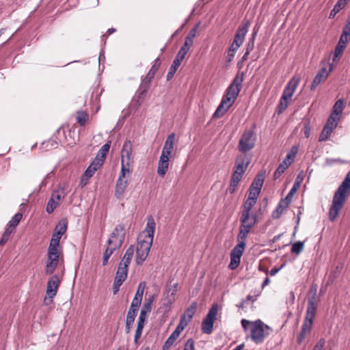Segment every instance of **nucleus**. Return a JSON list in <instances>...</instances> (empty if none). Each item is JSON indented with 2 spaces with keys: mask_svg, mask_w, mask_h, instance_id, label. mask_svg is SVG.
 Segmentation results:
<instances>
[{
  "mask_svg": "<svg viewBox=\"0 0 350 350\" xmlns=\"http://www.w3.org/2000/svg\"><path fill=\"white\" fill-rule=\"evenodd\" d=\"M60 283L61 280L58 275H53L49 279L46 284V294L49 299V303L53 301V299L57 295Z\"/></svg>",
  "mask_w": 350,
  "mask_h": 350,
  "instance_id": "9b49d317",
  "label": "nucleus"
},
{
  "mask_svg": "<svg viewBox=\"0 0 350 350\" xmlns=\"http://www.w3.org/2000/svg\"><path fill=\"white\" fill-rule=\"evenodd\" d=\"M258 219L256 217H240V227L239 230L244 232L245 234H249L252 228L256 224Z\"/></svg>",
  "mask_w": 350,
  "mask_h": 350,
  "instance_id": "2eb2a0df",
  "label": "nucleus"
},
{
  "mask_svg": "<svg viewBox=\"0 0 350 350\" xmlns=\"http://www.w3.org/2000/svg\"><path fill=\"white\" fill-rule=\"evenodd\" d=\"M127 275L128 268L126 267V265H122L119 264L115 278L119 279L120 280L125 281L127 278Z\"/></svg>",
  "mask_w": 350,
  "mask_h": 350,
  "instance_id": "c9c22d12",
  "label": "nucleus"
},
{
  "mask_svg": "<svg viewBox=\"0 0 350 350\" xmlns=\"http://www.w3.org/2000/svg\"><path fill=\"white\" fill-rule=\"evenodd\" d=\"M213 329V324L203 320L202 323V331L203 333L210 334Z\"/></svg>",
  "mask_w": 350,
  "mask_h": 350,
  "instance_id": "6e6d98bb",
  "label": "nucleus"
},
{
  "mask_svg": "<svg viewBox=\"0 0 350 350\" xmlns=\"http://www.w3.org/2000/svg\"><path fill=\"white\" fill-rule=\"evenodd\" d=\"M193 41L190 40L189 39L185 38V42L181 46L180 49L178 53L183 54V55L185 56L189 51L190 47L192 46Z\"/></svg>",
  "mask_w": 350,
  "mask_h": 350,
  "instance_id": "09e8293b",
  "label": "nucleus"
},
{
  "mask_svg": "<svg viewBox=\"0 0 350 350\" xmlns=\"http://www.w3.org/2000/svg\"><path fill=\"white\" fill-rule=\"evenodd\" d=\"M244 79V72H239L225 92L222 100L213 113V118L223 116L234 104L241 91Z\"/></svg>",
  "mask_w": 350,
  "mask_h": 350,
  "instance_id": "f257e3e1",
  "label": "nucleus"
},
{
  "mask_svg": "<svg viewBox=\"0 0 350 350\" xmlns=\"http://www.w3.org/2000/svg\"><path fill=\"white\" fill-rule=\"evenodd\" d=\"M125 237L124 226L122 224H118L116 226L111 234L110 238L108 239L107 245H114L118 247H120L124 242Z\"/></svg>",
  "mask_w": 350,
  "mask_h": 350,
  "instance_id": "9d476101",
  "label": "nucleus"
},
{
  "mask_svg": "<svg viewBox=\"0 0 350 350\" xmlns=\"http://www.w3.org/2000/svg\"><path fill=\"white\" fill-rule=\"evenodd\" d=\"M96 172V170H93L92 168V167L90 165H89L83 174V178L81 180V183H83L84 181L85 178H86L88 180L90 178H91L94 174V173Z\"/></svg>",
  "mask_w": 350,
  "mask_h": 350,
  "instance_id": "338daca9",
  "label": "nucleus"
},
{
  "mask_svg": "<svg viewBox=\"0 0 350 350\" xmlns=\"http://www.w3.org/2000/svg\"><path fill=\"white\" fill-rule=\"evenodd\" d=\"M245 245L242 244H238L232 250L230 254L234 256L241 258L244 250L245 249Z\"/></svg>",
  "mask_w": 350,
  "mask_h": 350,
  "instance_id": "c03bdc74",
  "label": "nucleus"
},
{
  "mask_svg": "<svg viewBox=\"0 0 350 350\" xmlns=\"http://www.w3.org/2000/svg\"><path fill=\"white\" fill-rule=\"evenodd\" d=\"M350 193V170L345 179L334 193L329 210L328 217L331 221H334L338 217L340 210Z\"/></svg>",
  "mask_w": 350,
  "mask_h": 350,
  "instance_id": "f03ea898",
  "label": "nucleus"
},
{
  "mask_svg": "<svg viewBox=\"0 0 350 350\" xmlns=\"http://www.w3.org/2000/svg\"><path fill=\"white\" fill-rule=\"evenodd\" d=\"M152 245V243L151 241L141 240L140 238L138 239L135 257V261L137 265H141L145 261Z\"/></svg>",
  "mask_w": 350,
  "mask_h": 350,
  "instance_id": "6e6552de",
  "label": "nucleus"
},
{
  "mask_svg": "<svg viewBox=\"0 0 350 350\" xmlns=\"http://www.w3.org/2000/svg\"><path fill=\"white\" fill-rule=\"evenodd\" d=\"M152 81L144 77L142 79V83L137 90L138 97L139 98H143L147 93L148 89L150 87Z\"/></svg>",
  "mask_w": 350,
  "mask_h": 350,
  "instance_id": "bb28decb",
  "label": "nucleus"
},
{
  "mask_svg": "<svg viewBox=\"0 0 350 350\" xmlns=\"http://www.w3.org/2000/svg\"><path fill=\"white\" fill-rule=\"evenodd\" d=\"M110 146L111 142L109 141L108 142H107L106 144L101 146L96 157L105 161L106 159V156L109 152Z\"/></svg>",
  "mask_w": 350,
  "mask_h": 350,
  "instance_id": "ea45409f",
  "label": "nucleus"
},
{
  "mask_svg": "<svg viewBox=\"0 0 350 350\" xmlns=\"http://www.w3.org/2000/svg\"><path fill=\"white\" fill-rule=\"evenodd\" d=\"M178 290V283L174 284L170 287L167 293V297L164 300L163 306L165 308V310H169L173 302L175 301V295Z\"/></svg>",
  "mask_w": 350,
  "mask_h": 350,
  "instance_id": "4be33fe9",
  "label": "nucleus"
},
{
  "mask_svg": "<svg viewBox=\"0 0 350 350\" xmlns=\"http://www.w3.org/2000/svg\"><path fill=\"white\" fill-rule=\"evenodd\" d=\"M62 200L59 199V196L56 194H52L47 202L46 211L47 213H52L54 210L58 206Z\"/></svg>",
  "mask_w": 350,
  "mask_h": 350,
  "instance_id": "b1692460",
  "label": "nucleus"
},
{
  "mask_svg": "<svg viewBox=\"0 0 350 350\" xmlns=\"http://www.w3.org/2000/svg\"><path fill=\"white\" fill-rule=\"evenodd\" d=\"M175 137L176 135L174 133L169 135L165 141L164 146L162 149L172 152L174 148Z\"/></svg>",
  "mask_w": 350,
  "mask_h": 350,
  "instance_id": "f704fd0d",
  "label": "nucleus"
},
{
  "mask_svg": "<svg viewBox=\"0 0 350 350\" xmlns=\"http://www.w3.org/2000/svg\"><path fill=\"white\" fill-rule=\"evenodd\" d=\"M122 163H125L126 160V165L129 166V162L131 160L132 155V144L131 142L129 139L126 140L123 144L122 148Z\"/></svg>",
  "mask_w": 350,
  "mask_h": 350,
  "instance_id": "412c9836",
  "label": "nucleus"
},
{
  "mask_svg": "<svg viewBox=\"0 0 350 350\" xmlns=\"http://www.w3.org/2000/svg\"><path fill=\"white\" fill-rule=\"evenodd\" d=\"M250 161L251 157L248 154H239L236 158L234 171L228 188V191L230 194H233L237 191V187L243 178V174L247 170Z\"/></svg>",
  "mask_w": 350,
  "mask_h": 350,
  "instance_id": "20e7f679",
  "label": "nucleus"
},
{
  "mask_svg": "<svg viewBox=\"0 0 350 350\" xmlns=\"http://www.w3.org/2000/svg\"><path fill=\"white\" fill-rule=\"evenodd\" d=\"M340 37H343L344 38L350 40V25L346 24L342 29V33Z\"/></svg>",
  "mask_w": 350,
  "mask_h": 350,
  "instance_id": "774afa93",
  "label": "nucleus"
},
{
  "mask_svg": "<svg viewBox=\"0 0 350 350\" xmlns=\"http://www.w3.org/2000/svg\"><path fill=\"white\" fill-rule=\"evenodd\" d=\"M346 5V2L343 0H338L334 8L331 10L329 13V18H333L336 14L339 12L342 9H343Z\"/></svg>",
  "mask_w": 350,
  "mask_h": 350,
  "instance_id": "a19ab883",
  "label": "nucleus"
},
{
  "mask_svg": "<svg viewBox=\"0 0 350 350\" xmlns=\"http://www.w3.org/2000/svg\"><path fill=\"white\" fill-rule=\"evenodd\" d=\"M146 319L143 316H139L138 321H137V329L135 330V338H134V342L135 345H139V339L140 338L142 331L144 327V323H145Z\"/></svg>",
  "mask_w": 350,
  "mask_h": 350,
  "instance_id": "a878e982",
  "label": "nucleus"
},
{
  "mask_svg": "<svg viewBox=\"0 0 350 350\" xmlns=\"http://www.w3.org/2000/svg\"><path fill=\"white\" fill-rule=\"evenodd\" d=\"M241 325L245 332L250 331L251 338L256 344L262 343L265 338L270 334L271 331V328L260 319L252 322L242 319Z\"/></svg>",
  "mask_w": 350,
  "mask_h": 350,
  "instance_id": "7ed1b4c3",
  "label": "nucleus"
},
{
  "mask_svg": "<svg viewBox=\"0 0 350 350\" xmlns=\"http://www.w3.org/2000/svg\"><path fill=\"white\" fill-rule=\"evenodd\" d=\"M304 242L303 241H297L293 244L291 248V252L296 254H299L304 250Z\"/></svg>",
  "mask_w": 350,
  "mask_h": 350,
  "instance_id": "8fccbe9b",
  "label": "nucleus"
},
{
  "mask_svg": "<svg viewBox=\"0 0 350 350\" xmlns=\"http://www.w3.org/2000/svg\"><path fill=\"white\" fill-rule=\"evenodd\" d=\"M217 312H218V305L217 304H215L210 308L208 314H206V317L204 319V321L214 324V322L216 319V317L217 314Z\"/></svg>",
  "mask_w": 350,
  "mask_h": 350,
  "instance_id": "72a5a7b5",
  "label": "nucleus"
},
{
  "mask_svg": "<svg viewBox=\"0 0 350 350\" xmlns=\"http://www.w3.org/2000/svg\"><path fill=\"white\" fill-rule=\"evenodd\" d=\"M333 131L334 130L328 128V126H324L319 135V142L326 141L329 138Z\"/></svg>",
  "mask_w": 350,
  "mask_h": 350,
  "instance_id": "a18cd8bd",
  "label": "nucleus"
},
{
  "mask_svg": "<svg viewBox=\"0 0 350 350\" xmlns=\"http://www.w3.org/2000/svg\"><path fill=\"white\" fill-rule=\"evenodd\" d=\"M257 31H258V29L252 33V38L250 39V40L248 41L247 45H246L245 51L249 53H250L254 49V40H255V37H256Z\"/></svg>",
  "mask_w": 350,
  "mask_h": 350,
  "instance_id": "e2e57ef3",
  "label": "nucleus"
},
{
  "mask_svg": "<svg viewBox=\"0 0 350 350\" xmlns=\"http://www.w3.org/2000/svg\"><path fill=\"white\" fill-rule=\"evenodd\" d=\"M241 262V258L234 256L230 254V262L228 265L229 269L234 270L237 269Z\"/></svg>",
  "mask_w": 350,
  "mask_h": 350,
  "instance_id": "864d4df0",
  "label": "nucleus"
},
{
  "mask_svg": "<svg viewBox=\"0 0 350 350\" xmlns=\"http://www.w3.org/2000/svg\"><path fill=\"white\" fill-rule=\"evenodd\" d=\"M291 164V161H288L286 159H284L275 171L273 174V178L275 180L279 178Z\"/></svg>",
  "mask_w": 350,
  "mask_h": 350,
  "instance_id": "2f4dec72",
  "label": "nucleus"
},
{
  "mask_svg": "<svg viewBox=\"0 0 350 350\" xmlns=\"http://www.w3.org/2000/svg\"><path fill=\"white\" fill-rule=\"evenodd\" d=\"M88 113L85 111H78L77 120L80 126H84L88 119Z\"/></svg>",
  "mask_w": 350,
  "mask_h": 350,
  "instance_id": "603ef678",
  "label": "nucleus"
},
{
  "mask_svg": "<svg viewBox=\"0 0 350 350\" xmlns=\"http://www.w3.org/2000/svg\"><path fill=\"white\" fill-rule=\"evenodd\" d=\"M330 71V70H327L326 68H322L314 78L310 85V90H314L322 81H325L329 76Z\"/></svg>",
  "mask_w": 350,
  "mask_h": 350,
  "instance_id": "aec40b11",
  "label": "nucleus"
},
{
  "mask_svg": "<svg viewBox=\"0 0 350 350\" xmlns=\"http://www.w3.org/2000/svg\"><path fill=\"white\" fill-rule=\"evenodd\" d=\"M265 177L264 173H258L252 181L251 186L261 190L265 180Z\"/></svg>",
  "mask_w": 350,
  "mask_h": 350,
  "instance_id": "4c0bfd02",
  "label": "nucleus"
},
{
  "mask_svg": "<svg viewBox=\"0 0 350 350\" xmlns=\"http://www.w3.org/2000/svg\"><path fill=\"white\" fill-rule=\"evenodd\" d=\"M299 82L300 77L296 75L288 81L280 100L278 107V113H282L288 107Z\"/></svg>",
  "mask_w": 350,
  "mask_h": 350,
  "instance_id": "423d86ee",
  "label": "nucleus"
},
{
  "mask_svg": "<svg viewBox=\"0 0 350 350\" xmlns=\"http://www.w3.org/2000/svg\"><path fill=\"white\" fill-rule=\"evenodd\" d=\"M172 154V152L162 149L157 167V174L161 177H163L165 175L168 170L170 158L171 157Z\"/></svg>",
  "mask_w": 350,
  "mask_h": 350,
  "instance_id": "f8f14e48",
  "label": "nucleus"
},
{
  "mask_svg": "<svg viewBox=\"0 0 350 350\" xmlns=\"http://www.w3.org/2000/svg\"><path fill=\"white\" fill-rule=\"evenodd\" d=\"M318 301L316 298V289L314 294L308 298V306L305 314L304 321L301 326V331L297 336V342L301 344L305 339L306 334L308 333L312 327L314 319L316 316Z\"/></svg>",
  "mask_w": 350,
  "mask_h": 350,
  "instance_id": "39448f33",
  "label": "nucleus"
},
{
  "mask_svg": "<svg viewBox=\"0 0 350 350\" xmlns=\"http://www.w3.org/2000/svg\"><path fill=\"white\" fill-rule=\"evenodd\" d=\"M145 288H146V282H141L137 286V291L135 293L134 297H137V299L142 300Z\"/></svg>",
  "mask_w": 350,
  "mask_h": 350,
  "instance_id": "4d7b16f0",
  "label": "nucleus"
},
{
  "mask_svg": "<svg viewBox=\"0 0 350 350\" xmlns=\"http://www.w3.org/2000/svg\"><path fill=\"white\" fill-rule=\"evenodd\" d=\"M59 259V251L48 249L47 260L45 267V273L46 275H51L56 269Z\"/></svg>",
  "mask_w": 350,
  "mask_h": 350,
  "instance_id": "1a4fd4ad",
  "label": "nucleus"
},
{
  "mask_svg": "<svg viewBox=\"0 0 350 350\" xmlns=\"http://www.w3.org/2000/svg\"><path fill=\"white\" fill-rule=\"evenodd\" d=\"M258 219L256 217H240V227L239 230L244 232L245 234H249L252 228L256 224Z\"/></svg>",
  "mask_w": 350,
  "mask_h": 350,
  "instance_id": "dca6fc26",
  "label": "nucleus"
},
{
  "mask_svg": "<svg viewBox=\"0 0 350 350\" xmlns=\"http://www.w3.org/2000/svg\"><path fill=\"white\" fill-rule=\"evenodd\" d=\"M67 222L64 220L60 221L55 227V233L60 236H62L66 231Z\"/></svg>",
  "mask_w": 350,
  "mask_h": 350,
  "instance_id": "49530a36",
  "label": "nucleus"
},
{
  "mask_svg": "<svg viewBox=\"0 0 350 350\" xmlns=\"http://www.w3.org/2000/svg\"><path fill=\"white\" fill-rule=\"evenodd\" d=\"M141 303L142 300L137 299V297H134L128 312L137 313Z\"/></svg>",
  "mask_w": 350,
  "mask_h": 350,
  "instance_id": "5fc2aeb1",
  "label": "nucleus"
},
{
  "mask_svg": "<svg viewBox=\"0 0 350 350\" xmlns=\"http://www.w3.org/2000/svg\"><path fill=\"white\" fill-rule=\"evenodd\" d=\"M187 325L188 324L187 323V321L183 319H180V322L173 333L178 337L181 332L187 327Z\"/></svg>",
  "mask_w": 350,
  "mask_h": 350,
  "instance_id": "bf43d9fd",
  "label": "nucleus"
},
{
  "mask_svg": "<svg viewBox=\"0 0 350 350\" xmlns=\"http://www.w3.org/2000/svg\"><path fill=\"white\" fill-rule=\"evenodd\" d=\"M68 185L66 183L59 185L57 188L53 191L52 194H56L59 196L60 200H63L68 193Z\"/></svg>",
  "mask_w": 350,
  "mask_h": 350,
  "instance_id": "473e14b6",
  "label": "nucleus"
},
{
  "mask_svg": "<svg viewBox=\"0 0 350 350\" xmlns=\"http://www.w3.org/2000/svg\"><path fill=\"white\" fill-rule=\"evenodd\" d=\"M57 145V142L53 139H49L42 144V148L48 150L51 148L56 147Z\"/></svg>",
  "mask_w": 350,
  "mask_h": 350,
  "instance_id": "680f3d73",
  "label": "nucleus"
},
{
  "mask_svg": "<svg viewBox=\"0 0 350 350\" xmlns=\"http://www.w3.org/2000/svg\"><path fill=\"white\" fill-rule=\"evenodd\" d=\"M250 25V21H247L238 27L232 41L234 44H236V45L239 44L241 46L245 40V35L248 31Z\"/></svg>",
  "mask_w": 350,
  "mask_h": 350,
  "instance_id": "ddd939ff",
  "label": "nucleus"
},
{
  "mask_svg": "<svg viewBox=\"0 0 350 350\" xmlns=\"http://www.w3.org/2000/svg\"><path fill=\"white\" fill-rule=\"evenodd\" d=\"M137 313L128 312L126 314V326H125V330L127 334H129L131 332V329L133 327V324L135 321V317H136Z\"/></svg>",
  "mask_w": 350,
  "mask_h": 350,
  "instance_id": "e433bc0d",
  "label": "nucleus"
},
{
  "mask_svg": "<svg viewBox=\"0 0 350 350\" xmlns=\"http://www.w3.org/2000/svg\"><path fill=\"white\" fill-rule=\"evenodd\" d=\"M160 65L161 62L159 57H157L156 59H154L153 64L152 65V67L148 72L152 73L153 75H155L160 67Z\"/></svg>",
  "mask_w": 350,
  "mask_h": 350,
  "instance_id": "69168bd1",
  "label": "nucleus"
},
{
  "mask_svg": "<svg viewBox=\"0 0 350 350\" xmlns=\"http://www.w3.org/2000/svg\"><path fill=\"white\" fill-rule=\"evenodd\" d=\"M23 215L21 213H16L11 219V220L7 224L5 229H9L10 231L14 232L16 227L18 225L19 222L22 219Z\"/></svg>",
  "mask_w": 350,
  "mask_h": 350,
  "instance_id": "7c9ffc66",
  "label": "nucleus"
},
{
  "mask_svg": "<svg viewBox=\"0 0 350 350\" xmlns=\"http://www.w3.org/2000/svg\"><path fill=\"white\" fill-rule=\"evenodd\" d=\"M288 206L289 205L288 204L281 200L276 208L272 213L273 219H277L280 218Z\"/></svg>",
  "mask_w": 350,
  "mask_h": 350,
  "instance_id": "c756f323",
  "label": "nucleus"
},
{
  "mask_svg": "<svg viewBox=\"0 0 350 350\" xmlns=\"http://www.w3.org/2000/svg\"><path fill=\"white\" fill-rule=\"evenodd\" d=\"M349 41V40H345V38H344L343 37L340 38L339 41L334 50L333 61L336 60V59L342 55L344 49L346 48L347 43Z\"/></svg>",
  "mask_w": 350,
  "mask_h": 350,
  "instance_id": "393cba45",
  "label": "nucleus"
},
{
  "mask_svg": "<svg viewBox=\"0 0 350 350\" xmlns=\"http://www.w3.org/2000/svg\"><path fill=\"white\" fill-rule=\"evenodd\" d=\"M197 308V303L193 302L191 306L185 311L184 314L181 316L180 319L185 320L188 324L193 317Z\"/></svg>",
  "mask_w": 350,
  "mask_h": 350,
  "instance_id": "cd10ccee",
  "label": "nucleus"
},
{
  "mask_svg": "<svg viewBox=\"0 0 350 350\" xmlns=\"http://www.w3.org/2000/svg\"><path fill=\"white\" fill-rule=\"evenodd\" d=\"M344 102L342 100H338L333 107L332 115H335L336 117H340V115L342 113L344 109Z\"/></svg>",
  "mask_w": 350,
  "mask_h": 350,
  "instance_id": "58836bf2",
  "label": "nucleus"
},
{
  "mask_svg": "<svg viewBox=\"0 0 350 350\" xmlns=\"http://www.w3.org/2000/svg\"><path fill=\"white\" fill-rule=\"evenodd\" d=\"M258 219L256 217H240V227L239 230L244 232L245 234H249L252 228L256 224Z\"/></svg>",
  "mask_w": 350,
  "mask_h": 350,
  "instance_id": "4468645a",
  "label": "nucleus"
},
{
  "mask_svg": "<svg viewBox=\"0 0 350 350\" xmlns=\"http://www.w3.org/2000/svg\"><path fill=\"white\" fill-rule=\"evenodd\" d=\"M185 57V56L183 55V54H180L179 53H177L175 59L173 61L172 64L170 67L169 70L167 72L166 76V79L167 81H170L172 79L176 72L177 71L178 67L180 66L181 62L184 59Z\"/></svg>",
  "mask_w": 350,
  "mask_h": 350,
  "instance_id": "6ab92c4d",
  "label": "nucleus"
},
{
  "mask_svg": "<svg viewBox=\"0 0 350 350\" xmlns=\"http://www.w3.org/2000/svg\"><path fill=\"white\" fill-rule=\"evenodd\" d=\"M127 180H121V178H118L115 190V196L118 199H120L123 197L125 189L127 187Z\"/></svg>",
  "mask_w": 350,
  "mask_h": 350,
  "instance_id": "5701e85b",
  "label": "nucleus"
},
{
  "mask_svg": "<svg viewBox=\"0 0 350 350\" xmlns=\"http://www.w3.org/2000/svg\"><path fill=\"white\" fill-rule=\"evenodd\" d=\"M104 161L103 159L96 157L90 165L93 170L97 171L103 165Z\"/></svg>",
  "mask_w": 350,
  "mask_h": 350,
  "instance_id": "052dcab7",
  "label": "nucleus"
},
{
  "mask_svg": "<svg viewBox=\"0 0 350 350\" xmlns=\"http://www.w3.org/2000/svg\"><path fill=\"white\" fill-rule=\"evenodd\" d=\"M156 224L154 221V219L152 215H149L147 217V224L146 228L144 230V232L146 233L144 241H153V237L154 234Z\"/></svg>",
  "mask_w": 350,
  "mask_h": 350,
  "instance_id": "f3484780",
  "label": "nucleus"
},
{
  "mask_svg": "<svg viewBox=\"0 0 350 350\" xmlns=\"http://www.w3.org/2000/svg\"><path fill=\"white\" fill-rule=\"evenodd\" d=\"M62 236L54 232L50 241V244L48 249H52L53 250H59L58 246L59 245V241Z\"/></svg>",
  "mask_w": 350,
  "mask_h": 350,
  "instance_id": "79ce46f5",
  "label": "nucleus"
},
{
  "mask_svg": "<svg viewBox=\"0 0 350 350\" xmlns=\"http://www.w3.org/2000/svg\"><path fill=\"white\" fill-rule=\"evenodd\" d=\"M299 150V148L297 146H294L292 147L290 152H288L285 157L284 159L286 161H291V163L293 161L295 157H296V154H297Z\"/></svg>",
  "mask_w": 350,
  "mask_h": 350,
  "instance_id": "13d9d810",
  "label": "nucleus"
},
{
  "mask_svg": "<svg viewBox=\"0 0 350 350\" xmlns=\"http://www.w3.org/2000/svg\"><path fill=\"white\" fill-rule=\"evenodd\" d=\"M299 184L298 183H295L294 185L293 186V187L291 188V189L290 190V191L288 193L286 198L282 199V200H283L284 202H286V204H288L289 205L290 203L291 202L294 193L296 192V191L297 189V187H299Z\"/></svg>",
  "mask_w": 350,
  "mask_h": 350,
  "instance_id": "de8ad7c7",
  "label": "nucleus"
},
{
  "mask_svg": "<svg viewBox=\"0 0 350 350\" xmlns=\"http://www.w3.org/2000/svg\"><path fill=\"white\" fill-rule=\"evenodd\" d=\"M248 197L257 200L261 190L256 187H252V186L250 185Z\"/></svg>",
  "mask_w": 350,
  "mask_h": 350,
  "instance_id": "0e129e2a",
  "label": "nucleus"
},
{
  "mask_svg": "<svg viewBox=\"0 0 350 350\" xmlns=\"http://www.w3.org/2000/svg\"><path fill=\"white\" fill-rule=\"evenodd\" d=\"M154 300V295H152L150 296L145 301L143 305V307L140 311L139 316H143L145 319H146L147 313L150 312L152 309V304Z\"/></svg>",
  "mask_w": 350,
  "mask_h": 350,
  "instance_id": "c85d7f7f",
  "label": "nucleus"
},
{
  "mask_svg": "<svg viewBox=\"0 0 350 350\" xmlns=\"http://www.w3.org/2000/svg\"><path fill=\"white\" fill-rule=\"evenodd\" d=\"M178 338V337L176 336V335L172 332L171 334V335L168 337L167 340L165 342V343L163 344V350L168 349L171 346H172L174 345V343L175 342L176 340Z\"/></svg>",
  "mask_w": 350,
  "mask_h": 350,
  "instance_id": "3c124183",
  "label": "nucleus"
},
{
  "mask_svg": "<svg viewBox=\"0 0 350 350\" xmlns=\"http://www.w3.org/2000/svg\"><path fill=\"white\" fill-rule=\"evenodd\" d=\"M340 117H336L335 115L331 114L325 126L334 130L337 126Z\"/></svg>",
  "mask_w": 350,
  "mask_h": 350,
  "instance_id": "37998d69",
  "label": "nucleus"
},
{
  "mask_svg": "<svg viewBox=\"0 0 350 350\" xmlns=\"http://www.w3.org/2000/svg\"><path fill=\"white\" fill-rule=\"evenodd\" d=\"M256 137L254 132L251 130L245 131L241 136L238 150L241 154H247V152L252 150L256 144Z\"/></svg>",
  "mask_w": 350,
  "mask_h": 350,
  "instance_id": "0eeeda50",
  "label": "nucleus"
},
{
  "mask_svg": "<svg viewBox=\"0 0 350 350\" xmlns=\"http://www.w3.org/2000/svg\"><path fill=\"white\" fill-rule=\"evenodd\" d=\"M256 201L257 200H254V198L247 197V200H245V202H244V204L243 205V210L241 213L240 217H257L256 214H251L250 213L251 210L256 204Z\"/></svg>",
  "mask_w": 350,
  "mask_h": 350,
  "instance_id": "a211bd4d",
  "label": "nucleus"
}]
</instances>
